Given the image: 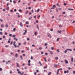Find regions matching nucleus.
<instances>
[{
  "instance_id": "obj_64",
  "label": "nucleus",
  "mask_w": 75,
  "mask_h": 75,
  "mask_svg": "<svg viewBox=\"0 0 75 75\" xmlns=\"http://www.w3.org/2000/svg\"><path fill=\"white\" fill-rule=\"evenodd\" d=\"M14 11H17V10L16 9H14Z\"/></svg>"
},
{
  "instance_id": "obj_11",
  "label": "nucleus",
  "mask_w": 75,
  "mask_h": 75,
  "mask_svg": "<svg viewBox=\"0 0 75 75\" xmlns=\"http://www.w3.org/2000/svg\"><path fill=\"white\" fill-rule=\"evenodd\" d=\"M37 28H38V30H40V29H39V27H38V25H37Z\"/></svg>"
},
{
  "instance_id": "obj_52",
  "label": "nucleus",
  "mask_w": 75,
  "mask_h": 75,
  "mask_svg": "<svg viewBox=\"0 0 75 75\" xmlns=\"http://www.w3.org/2000/svg\"><path fill=\"white\" fill-rule=\"evenodd\" d=\"M16 64L17 65V67H18L19 66L18 65V63H16Z\"/></svg>"
},
{
  "instance_id": "obj_24",
  "label": "nucleus",
  "mask_w": 75,
  "mask_h": 75,
  "mask_svg": "<svg viewBox=\"0 0 75 75\" xmlns=\"http://www.w3.org/2000/svg\"><path fill=\"white\" fill-rule=\"evenodd\" d=\"M25 24H28L29 23H28V21H27L25 22Z\"/></svg>"
},
{
  "instance_id": "obj_63",
  "label": "nucleus",
  "mask_w": 75,
  "mask_h": 75,
  "mask_svg": "<svg viewBox=\"0 0 75 75\" xmlns=\"http://www.w3.org/2000/svg\"><path fill=\"white\" fill-rule=\"evenodd\" d=\"M27 40L28 41H29L30 40V39L29 38H27Z\"/></svg>"
},
{
  "instance_id": "obj_29",
  "label": "nucleus",
  "mask_w": 75,
  "mask_h": 75,
  "mask_svg": "<svg viewBox=\"0 0 75 75\" xmlns=\"http://www.w3.org/2000/svg\"><path fill=\"white\" fill-rule=\"evenodd\" d=\"M0 34L1 35H3V32H0Z\"/></svg>"
},
{
  "instance_id": "obj_59",
  "label": "nucleus",
  "mask_w": 75,
  "mask_h": 75,
  "mask_svg": "<svg viewBox=\"0 0 75 75\" xmlns=\"http://www.w3.org/2000/svg\"><path fill=\"white\" fill-rule=\"evenodd\" d=\"M18 74H21V72H20V71H18Z\"/></svg>"
},
{
  "instance_id": "obj_53",
  "label": "nucleus",
  "mask_w": 75,
  "mask_h": 75,
  "mask_svg": "<svg viewBox=\"0 0 75 75\" xmlns=\"http://www.w3.org/2000/svg\"><path fill=\"white\" fill-rule=\"evenodd\" d=\"M16 36L15 35H14L13 36V37H15Z\"/></svg>"
},
{
  "instance_id": "obj_6",
  "label": "nucleus",
  "mask_w": 75,
  "mask_h": 75,
  "mask_svg": "<svg viewBox=\"0 0 75 75\" xmlns=\"http://www.w3.org/2000/svg\"><path fill=\"white\" fill-rule=\"evenodd\" d=\"M47 35L48 37H49V38H51V35L50 34V33H48V34H47Z\"/></svg>"
},
{
  "instance_id": "obj_33",
  "label": "nucleus",
  "mask_w": 75,
  "mask_h": 75,
  "mask_svg": "<svg viewBox=\"0 0 75 75\" xmlns=\"http://www.w3.org/2000/svg\"><path fill=\"white\" fill-rule=\"evenodd\" d=\"M44 59L45 60V62H47V61L46 60V58H44Z\"/></svg>"
},
{
  "instance_id": "obj_39",
  "label": "nucleus",
  "mask_w": 75,
  "mask_h": 75,
  "mask_svg": "<svg viewBox=\"0 0 75 75\" xmlns=\"http://www.w3.org/2000/svg\"><path fill=\"white\" fill-rule=\"evenodd\" d=\"M31 11L33 13H34V11H33V9L31 10Z\"/></svg>"
},
{
  "instance_id": "obj_35",
  "label": "nucleus",
  "mask_w": 75,
  "mask_h": 75,
  "mask_svg": "<svg viewBox=\"0 0 75 75\" xmlns=\"http://www.w3.org/2000/svg\"><path fill=\"white\" fill-rule=\"evenodd\" d=\"M59 38H58L57 39V41H59Z\"/></svg>"
},
{
  "instance_id": "obj_10",
  "label": "nucleus",
  "mask_w": 75,
  "mask_h": 75,
  "mask_svg": "<svg viewBox=\"0 0 75 75\" xmlns=\"http://www.w3.org/2000/svg\"><path fill=\"white\" fill-rule=\"evenodd\" d=\"M13 39L14 40H16V41H18V39H17V38H13Z\"/></svg>"
},
{
  "instance_id": "obj_38",
  "label": "nucleus",
  "mask_w": 75,
  "mask_h": 75,
  "mask_svg": "<svg viewBox=\"0 0 75 75\" xmlns=\"http://www.w3.org/2000/svg\"><path fill=\"white\" fill-rule=\"evenodd\" d=\"M30 62H31V61L30 60H29L28 61V63H30Z\"/></svg>"
},
{
  "instance_id": "obj_41",
  "label": "nucleus",
  "mask_w": 75,
  "mask_h": 75,
  "mask_svg": "<svg viewBox=\"0 0 75 75\" xmlns=\"http://www.w3.org/2000/svg\"><path fill=\"white\" fill-rule=\"evenodd\" d=\"M44 69H46L47 68V67H44Z\"/></svg>"
},
{
  "instance_id": "obj_31",
  "label": "nucleus",
  "mask_w": 75,
  "mask_h": 75,
  "mask_svg": "<svg viewBox=\"0 0 75 75\" xmlns=\"http://www.w3.org/2000/svg\"><path fill=\"white\" fill-rule=\"evenodd\" d=\"M1 27H4V25H1Z\"/></svg>"
},
{
  "instance_id": "obj_62",
  "label": "nucleus",
  "mask_w": 75,
  "mask_h": 75,
  "mask_svg": "<svg viewBox=\"0 0 75 75\" xmlns=\"http://www.w3.org/2000/svg\"><path fill=\"white\" fill-rule=\"evenodd\" d=\"M30 59H33V57H31V58H30Z\"/></svg>"
},
{
  "instance_id": "obj_30",
  "label": "nucleus",
  "mask_w": 75,
  "mask_h": 75,
  "mask_svg": "<svg viewBox=\"0 0 75 75\" xmlns=\"http://www.w3.org/2000/svg\"><path fill=\"white\" fill-rule=\"evenodd\" d=\"M61 30H60V31H57V32L58 33H61Z\"/></svg>"
},
{
  "instance_id": "obj_34",
  "label": "nucleus",
  "mask_w": 75,
  "mask_h": 75,
  "mask_svg": "<svg viewBox=\"0 0 75 75\" xmlns=\"http://www.w3.org/2000/svg\"><path fill=\"white\" fill-rule=\"evenodd\" d=\"M65 14V12H63L62 13V14Z\"/></svg>"
},
{
  "instance_id": "obj_8",
  "label": "nucleus",
  "mask_w": 75,
  "mask_h": 75,
  "mask_svg": "<svg viewBox=\"0 0 75 75\" xmlns=\"http://www.w3.org/2000/svg\"><path fill=\"white\" fill-rule=\"evenodd\" d=\"M6 10H9V7L8 6L6 8Z\"/></svg>"
},
{
  "instance_id": "obj_58",
  "label": "nucleus",
  "mask_w": 75,
  "mask_h": 75,
  "mask_svg": "<svg viewBox=\"0 0 75 75\" xmlns=\"http://www.w3.org/2000/svg\"><path fill=\"white\" fill-rule=\"evenodd\" d=\"M36 72H39V71L38 70H36Z\"/></svg>"
},
{
  "instance_id": "obj_2",
  "label": "nucleus",
  "mask_w": 75,
  "mask_h": 75,
  "mask_svg": "<svg viewBox=\"0 0 75 75\" xmlns=\"http://www.w3.org/2000/svg\"><path fill=\"white\" fill-rule=\"evenodd\" d=\"M16 41H14L13 42V45L15 47V48H16V47H17V46L15 44H16Z\"/></svg>"
},
{
  "instance_id": "obj_56",
  "label": "nucleus",
  "mask_w": 75,
  "mask_h": 75,
  "mask_svg": "<svg viewBox=\"0 0 75 75\" xmlns=\"http://www.w3.org/2000/svg\"><path fill=\"white\" fill-rule=\"evenodd\" d=\"M2 68H0V71H2Z\"/></svg>"
},
{
  "instance_id": "obj_28",
  "label": "nucleus",
  "mask_w": 75,
  "mask_h": 75,
  "mask_svg": "<svg viewBox=\"0 0 75 75\" xmlns=\"http://www.w3.org/2000/svg\"><path fill=\"white\" fill-rule=\"evenodd\" d=\"M9 37H12V34H10L9 35Z\"/></svg>"
},
{
  "instance_id": "obj_47",
  "label": "nucleus",
  "mask_w": 75,
  "mask_h": 75,
  "mask_svg": "<svg viewBox=\"0 0 75 75\" xmlns=\"http://www.w3.org/2000/svg\"><path fill=\"white\" fill-rule=\"evenodd\" d=\"M19 11H20V12H21V11H22V10H21V9H19Z\"/></svg>"
},
{
  "instance_id": "obj_17",
  "label": "nucleus",
  "mask_w": 75,
  "mask_h": 75,
  "mask_svg": "<svg viewBox=\"0 0 75 75\" xmlns=\"http://www.w3.org/2000/svg\"><path fill=\"white\" fill-rule=\"evenodd\" d=\"M5 25L6 27H8V25L7 24H6Z\"/></svg>"
},
{
  "instance_id": "obj_44",
  "label": "nucleus",
  "mask_w": 75,
  "mask_h": 75,
  "mask_svg": "<svg viewBox=\"0 0 75 75\" xmlns=\"http://www.w3.org/2000/svg\"><path fill=\"white\" fill-rule=\"evenodd\" d=\"M34 18H36V16H34Z\"/></svg>"
},
{
  "instance_id": "obj_40",
  "label": "nucleus",
  "mask_w": 75,
  "mask_h": 75,
  "mask_svg": "<svg viewBox=\"0 0 75 75\" xmlns=\"http://www.w3.org/2000/svg\"><path fill=\"white\" fill-rule=\"evenodd\" d=\"M72 69V68H70V67H69V68H68V69H69V70L70 69Z\"/></svg>"
},
{
  "instance_id": "obj_26",
  "label": "nucleus",
  "mask_w": 75,
  "mask_h": 75,
  "mask_svg": "<svg viewBox=\"0 0 75 75\" xmlns=\"http://www.w3.org/2000/svg\"><path fill=\"white\" fill-rule=\"evenodd\" d=\"M54 47H51L52 50H54Z\"/></svg>"
},
{
  "instance_id": "obj_60",
  "label": "nucleus",
  "mask_w": 75,
  "mask_h": 75,
  "mask_svg": "<svg viewBox=\"0 0 75 75\" xmlns=\"http://www.w3.org/2000/svg\"><path fill=\"white\" fill-rule=\"evenodd\" d=\"M32 47H35V45H32Z\"/></svg>"
},
{
  "instance_id": "obj_48",
  "label": "nucleus",
  "mask_w": 75,
  "mask_h": 75,
  "mask_svg": "<svg viewBox=\"0 0 75 75\" xmlns=\"http://www.w3.org/2000/svg\"><path fill=\"white\" fill-rule=\"evenodd\" d=\"M23 74H24V72H23L22 73H21L20 75H23Z\"/></svg>"
},
{
  "instance_id": "obj_15",
  "label": "nucleus",
  "mask_w": 75,
  "mask_h": 75,
  "mask_svg": "<svg viewBox=\"0 0 75 75\" xmlns=\"http://www.w3.org/2000/svg\"><path fill=\"white\" fill-rule=\"evenodd\" d=\"M68 10L70 11L71 10L72 11H73V10H74V9H70V8H68Z\"/></svg>"
},
{
  "instance_id": "obj_22",
  "label": "nucleus",
  "mask_w": 75,
  "mask_h": 75,
  "mask_svg": "<svg viewBox=\"0 0 75 75\" xmlns=\"http://www.w3.org/2000/svg\"><path fill=\"white\" fill-rule=\"evenodd\" d=\"M13 2L14 4H16V1H14V0L13 1Z\"/></svg>"
},
{
  "instance_id": "obj_23",
  "label": "nucleus",
  "mask_w": 75,
  "mask_h": 75,
  "mask_svg": "<svg viewBox=\"0 0 75 75\" xmlns=\"http://www.w3.org/2000/svg\"><path fill=\"white\" fill-rule=\"evenodd\" d=\"M51 72H50L48 73V75H51Z\"/></svg>"
},
{
  "instance_id": "obj_14",
  "label": "nucleus",
  "mask_w": 75,
  "mask_h": 75,
  "mask_svg": "<svg viewBox=\"0 0 75 75\" xmlns=\"http://www.w3.org/2000/svg\"><path fill=\"white\" fill-rule=\"evenodd\" d=\"M39 63L40 65H41V66H42V64H41V62L39 61Z\"/></svg>"
},
{
  "instance_id": "obj_5",
  "label": "nucleus",
  "mask_w": 75,
  "mask_h": 75,
  "mask_svg": "<svg viewBox=\"0 0 75 75\" xmlns=\"http://www.w3.org/2000/svg\"><path fill=\"white\" fill-rule=\"evenodd\" d=\"M24 31H25V32L23 33V35H25V34L27 33V31L26 30H24Z\"/></svg>"
},
{
  "instance_id": "obj_3",
  "label": "nucleus",
  "mask_w": 75,
  "mask_h": 75,
  "mask_svg": "<svg viewBox=\"0 0 75 75\" xmlns=\"http://www.w3.org/2000/svg\"><path fill=\"white\" fill-rule=\"evenodd\" d=\"M56 7V6H55V5H54L53 6L52 8H51V9H54Z\"/></svg>"
},
{
  "instance_id": "obj_19",
  "label": "nucleus",
  "mask_w": 75,
  "mask_h": 75,
  "mask_svg": "<svg viewBox=\"0 0 75 75\" xmlns=\"http://www.w3.org/2000/svg\"><path fill=\"white\" fill-rule=\"evenodd\" d=\"M71 62H73V57H71Z\"/></svg>"
},
{
  "instance_id": "obj_57",
  "label": "nucleus",
  "mask_w": 75,
  "mask_h": 75,
  "mask_svg": "<svg viewBox=\"0 0 75 75\" xmlns=\"http://www.w3.org/2000/svg\"><path fill=\"white\" fill-rule=\"evenodd\" d=\"M5 35H7V33L5 32Z\"/></svg>"
},
{
  "instance_id": "obj_37",
  "label": "nucleus",
  "mask_w": 75,
  "mask_h": 75,
  "mask_svg": "<svg viewBox=\"0 0 75 75\" xmlns=\"http://www.w3.org/2000/svg\"><path fill=\"white\" fill-rule=\"evenodd\" d=\"M47 43H46L45 44V46H47Z\"/></svg>"
},
{
  "instance_id": "obj_27",
  "label": "nucleus",
  "mask_w": 75,
  "mask_h": 75,
  "mask_svg": "<svg viewBox=\"0 0 75 75\" xmlns=\"http://www.w3.org/2000/svg\"><path fill=\"white\" fill-rule=\"evenodd\" d=\"M39 11H40V9L38 8L37 10V13H38V12H39Z\"/></svg>"
},
{
  "instance_id": "obj_32",
  "label": "nucleus",
  "mask_w": 75,
  "mask_h": 75,
  "mask_svg": "<svg viewBox=\"0 0 75 75\" xmlns=\"http://www.w3.org/2000/svg\"><path fill=\"white\" fill-rule=\"evenodd\" d=\"M8 47H9V46H8V45H6L5 46L6 48H7Z\"/></svg>"
},
{
  "instance_id": "obj_51",
  "label": "nucleus",
  "mask_w": 75,
  "mask_h": 75,
  "mask_svg": "<svg viewBox=\"0 0 75 75\" xmlns=\"http://www.w3.org/2000/svg\"><path fill=\"white\" fill-rule=\"evenodd\" d=\"M67 51L66 50H65V51H64V53H67Z\"/></svg>"
},
{
  "instance_id": "obj_61",
  "label": "nucleus",
  "mask_w": 75,
  "mask_h": 75,
  "mask_svg": "<svg viewBox=\"0 0 75 75\" xmlns=\"http://www.w3.org/2000/svg\"><path fill=\"white\" fill-rule=\"evenodd\" d=\"M10 11H11V12H13V11L12 10H11Z\"/></svg>"
},
{
  "instance_id": "obj_46",
  "label": "nucleus",
  "mask_w": 75,
  "mask_h": 75,
  "mask_svg": "<svg viewBox=\"0 0 75 75\" xmlns=\"http://www.w3.org/2000/svg\"><path fill=\"white\" fill-rule=\"evenodd\" d=\"M28 65L29 66H30V65H31V64H30V63H28Z\"/></svg>"
},
{
  "instance_id": "obj_43",
  "label": "nucleus",
  "mask_w": 75,
  "mask_h": 75,
  "mask_svg": "<svg viewBox=\"0 0 75 75\" xmlns=\"http://www.w3.org/2000/svg\"><path fill=\"white\" fill-rule=\"evenodd\" d=\"M69 51H72V50L71 49H69Z\"/></svg>"
},
{
  "instance_id": "obj_1",
  "label": "nucleus",
  "mask_w": 75,
  "mask_h": 75,
  "mask_svg": "<svg viewBox=\"0 0 75 75\" xmlns=\"http://www.w3.org/2000/svg\"><path fill=\"white\" fill-rule=\"evenodd\" d=\"M62 69L61 68H60L58 69H57V75H58V73H59V71H62Z\"/></svg>"
},
{
  "instance_id": "obj_54",
  "label": "nucleus",
  "mask_w": 75,
  "mask_h": 75,
  "mask_svg": "<svg viewBox=\"0 0 75 75\" xmlns=\"http://www.w3.org/2000/svg\"><path fill=\"white\" fill-rule=\"evenodd\" d=\"M36 23H38V21H36Z\"/></svg>"
},
{
  "instance_id": "obj_12",
  "label": "nucleus",
  "mask_w": 75,
  "mask_h": 75,
  "mask_svg": "<svg viewBox=\"0 0 75 75\" xmlns=\"http://www.w3.org/2000/svg\"><path fill=\"white\" fill-rule=\"evenodd\" d=\"M55 60H58V57H56L55 58Z\"/></svg>"
},
{
  "instance_id": "obj_21",
  "label": "nucleus",
  "mask_w": 75,
  "mask_h": 75,
  "mask_svg": "<svg viewBox=\"0 0 75 75\" xmlns=\"http://www.w3.org/2000/svg\"><path fill=\"white\" fill-rule=\"evenodd\" d=\"M15 57H16V58H17V57H18V55L17 54H16L15 55Z\"/></svg>"
},
{
  "instance_id": "obj_20",
  "label": "nucleus",
  "mask_w": 75,
  "mask_h": 75,
  "mask_svg": "<svg viewBox=\"0 0 75 75\" xmlns=\"http://www.w3.org/2000/svg\"><path fill=\"white\" fill-rule=\"evenodd\" d=\"M32 17L31 16H30L29 17V18H28V20H31V18H32Z\"/></svg>"
},
{
  "instance_id": "obj_16",
  "label": "nucleus",
  "mask_w": 75,
  "mask_h": 75,
  "mask_svg": "<svg viewBox=\"0 0 75 75\" xmlns=\"http://www.w3.org/2000/svg\"><path fill=\"white\" fill-rule=\"evenodd\" d=\"M16 28H15L13 29V32H14L16 31Z\"/></svg>"
},
{
  "instance_id": "obj_49",
  "label": "nucleus",
  "mask_w": 75,
  "mask_h": 75,
  "mask_svg": "<svg viewBox=\"0 0 75 75\" xmlns=\"http://www.w3.org/2000/svg\"><path fill=\"white\" fill-rule=\"evenodd\" d=\"M11 45H12L13 44V41L11 42V43H10Z\"/></svg>"
},
{
  "instance_id": "obj_7",
  "label": "nucleus",
  "mask_w": 75,
  "mask_h": 75,
  "mask_svg": "<svg viewBox=\"0 0 75 75\" xmlns=\"http://www.w3.org/2000/svg\"><path fill=\"white\" fill-rule=\"evenodd\" d=\"M65 64H68V61H67L66 59L65 60Z\"/></svg>"
},
{
  "instance_id": "obj_9",
  "label": "nucleus",
  "mask_w": 75,
  "mask_h": 75,
  "mask_svg": "<svg viewBox=\"0 0 75 75\" xmlns=\"http://www.w3.org/2000/svg\"><path fill=\"white\" fill-rule=\"evenodd\" d=\"M20 25L21 26V27H23V24H22V23L20 22Z\"/></svg>"
},
{
  "instance_id": "obj_55",
  "label": "nucleus",
  "mask_w": 75,
  "mask_h": 75,
  "mask_svg": "<svg viewBox=\"0 0 75 75\" xmlns=\"http://www.w3.org/2000/svg\"><path fill=\"white\" fill-rule=\"evenodd\" d=\"M73 72L74 73V74H75V71H73Z\"/></svg>"
},
{
  "instance_id": "obj_18",
  "label": "nucleus",
  "mask_w": 75,
  "mask_h": 75,
  "mask_svg": "<svg viewBox=\"0 0 75 75\" xmlns=\"http://www.w3.org/2000/svg\"><path fill=\"white\" fill-rule=\"evenodd\" d=\"M20 58H21V60H23V57H22V56H21V55L20 56Z\"/></svg>"
},
{
  "instance_id": "obj_4",
  "label": "nucleus",
  "mask_w": 75,
  "mask_h": 75,
  "mask_svg": "<svg viewBox=\"0 0 75 75\" xmlns=\"http://www.w3.org/2000/svg\"><path fill=\"white\" fill-rule=\"evenodd\" d=\"M48 51L49 52H50V54H51L52 55V54H53V53L52 52V51H51L50 50H48Z\"/></svg>"
},
{
  "instance_id": "obj_36",
  "label": "nucleus",
  "mask_w": 75,
  "mask_h": 75,
  "mask_svg": "<svg viewBox=\"0 0 75 75\" xmlns=\"http://www.w3.org/2000/svg\"><path fill=\"white\" fill-rule=\"evenodd\" d=\"M0 20L1 22L3 21V20L1 19H0Z\"/></svg>"
},
{
  "instance_id": "obj_50",
  "label": "nucleus",
  "mask_w": 75,
  "mask_h": 75,
  "mask_svg": "<svg viewBox=\"0 0 75 75\" xmlns=\"http://www.w3.org/2000/svg\"><path fill=\"white\" fill-rule=\"evenodd\" d=\"M34 74L35 75H36V74H37V73H36V72H35L34 73Z\"/></svg>"
},
{
  "instance_id": "obj_42",
  "label": "nucleus",
  "mask_w": 75,
  "mask_h": 75,
  "mask_svg": "<svg viewBox=\"0 0 75 75\" xmlns=\"http://www.w3.org/2000/svg\"><path fill=\"white\" fill-rule=\"evenodd\" d=\"M28 11H27L26 12H25V14H28Z\"/></svg>"
},
{
  "instance_id": "obj_25",
  "label": "nucleus",
  "mask_w": 75,
  "mask_h": 75,
  "mask_svg": "<svg viewBox=\"0 0 75 75\" xmlns=\"http://www.w3.org/2000/svg\"><path fill=\"white\" fill-rule=\"evenodd\" d=\"M39 50H42V47H40L39 48Z\"/></svg>"
},
{
  "instance_id": "obj_13",
  "label": "nucleus",
  "mask_w": 75,
  "mask_h": 75,
  "mask_svg": "<svg viewBox=\"0 0 75 75\" xmlns=\"http://www.w3.org/2000/svg\"><path fill=\"white\" fill-rule=\"evenodd\" d=\"M57 66H58V65H57V64H55L54 65V67H55V68H57Z\"/></svg>"
},
{
  "instance_id": "obj_45",
  "label": "nucleus",
  "mask_w": 75,
  "mask_h": 75,
  "mask_svg": "<svg viewBox=\"0 0 75 75\" xmlns=\"http://www.w3.org/2000/svg\"><path fill=\"white\" fill-rule=\"evenodd\" d=\"M31 7H28V9H29V10H30V9H31Z\"/></svg>"
}]
</instances>
